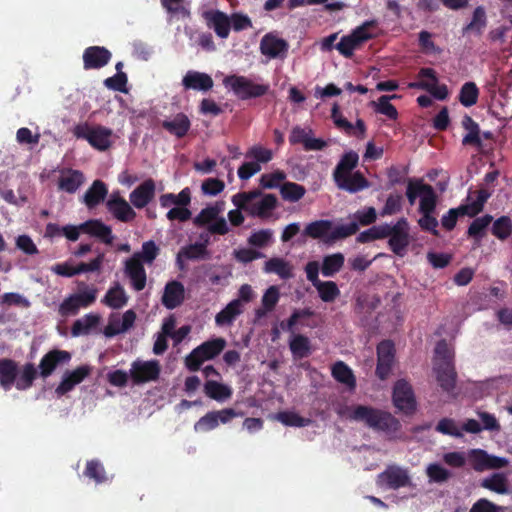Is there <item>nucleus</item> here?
<instances>
[{
  "instance_id": "nucleus-44",
  "label": "nucleus",
  "mask_w": 512,
  "mask_h": 512,
  "mask_svg": "<svg viewBox=\"0 0 512 512\" xmlns=\"http://www.w3.org/2000/svg\"><path fill=\"white\" fill-rule=\"evenodd\" d=\"M127 301L128 297L123 287L118 282L107 291L102 299L103 304L113 309L122 308L126 305Z\"/></svg>"
},
{
  "instance_id": "nucleus-50",
  "label": "nucleus",
  "mask_w": 512,
  "mask_h": 512,
  "mask_svg": "<svg viewBox=\"0 0 512 512\" xmlns=\"http://www.w3.org/2000/svg\"><path fill=\"white\" fill-rule=\"evenodd\" d=\"M191 202V191L188 187L182 189L179 194L173 193L163 194L160 197V204L162 207H169L171 205L188 206Z\"/></svg>"
},
{
  "instance_id": "nucleus-47",
  "label": "nucleus",
  "mask_w": 512,
  "mask_h": 512,
  "mask_svg": "<svg viewBox=\"0 0 512 512\" xmlns=\"http://www.w3.org/2000/svg\"><path fill=\"white\" fill-rule=\"evenodd\" d=\"M344 261L345 258L342 253H335L325 256L321 266L322 275L325 277H333L342 269Z\"/></svg>"
},
{
  "instance_id": "nucleus-55",
  "label": "nucleus",
  "mask_w": 512,
  "mask_h": 512,
  "mask_svg": "<svg viewBox=\"0 0 512 512\" xmlns=\"http://www.w3.org/2000/svg\"><path fill=\"white\" fill-rule=\"evenodd\" d=\"M479 98V89L474 82H466L462 85L458 100L464 107L475 105Z\"/></svg>"
},
{
  "instance_id": "nucleus-16",
  "label": "nucleus",
  "mask_w": 512,
  "mask_h": 512,
  "mask_svg": "<svg viewBox=\"0 0 512 512\" xmlns=\"http://www.w3.org/2000/svg\"><path fill=\"white\" fill-rule=\"evenodd\" d=\"M434 372L439 386L446 392H451L456 385L457 373L451 359H439L434 364Z\"/></svg>"
},
{
  "instance_id": "nucleus-33",
  "label": "nucleus",
  "mask_w": 512,
  "mask_h": 512,
  "mask_svg": "<svg viewBox=\"0 0 512 512\" xmlns=\"http://www.w3.org/2000/svg\"><path fill=\"white\" fill-rule=\"evenodd\" d=\"M18 375L17 363L9 358L0 359V385L4 390H10Z\"/></svg>"
},
{
  "instance_id": "nucleus-2",
  "label": "nucleus",
  "mask_w": 512,
  "mask_h": 512,
  "mask_svg": "<svg viewBox=\"0 0 512 512\" xmlns=\"http://www.w3.org/2000/svg\"><path fill=\"white\" fill-rule=\"evenodd\" d=\"M224 206V201H216L214 204L206 206L193 218V224L199 228L206 227L211 234L221 236L228 234L229 225L226 219L220 216L224 211Z\"/></svg>"
},
{
  "instance_id": "nucleus-25",
  "label": "nucleus",
  "mask_w": 512,
  "mask_h": 512,
  "mask_svg": "<svg viewBox=\"0 0 512 512\" xmlns=\"http://www.w3.org/2000/svg\"><path fill=\"white\" fill-rule=\"evenodd\" d=\"M182 85L186 90L206 92L212 89L214 82L207 73L189 70L182 79Z\"/></svg>"
},
{
  "instance_id": "nucleus-54",
  "label": "nucleus",
  "mask_w": 512,
  "mask_h": 512,
  "mask_svg": "<svg viewBox=\"0 0 512 512\" xmlns=\"http://www.w3.org/2000/svg\"><path fill=\"white\" fill-rule=\"evenodd\" d=\"M493 217L491 215H484L475 218L468 227L467 234L469 237L479 241L486 235V230L491 224Z\"/></svg>"
},
{
  "instance_id": "nucleus-11",
  "label": "nucleus",
  "mask_w": 512,
  "mask_h": 512,
  "mask_svg": "<svg viewBox=\"0 0 512 512\" xmlns=\"http://www.w3.org/2000/svg\"><path fill=\"white\" fill-rule=\"evenodd\" d=\"M71 360V354L66 350L53 349L43 355L38 371L39 377L43 380L50 377L58 366L68 363Z\"/></svg>"
},
{
  "instance_id": "nucleus-21",
  "label": "nucleus",
  "mask_w": 512,
  "mask_h": 512,
  "mask_svg": "<svg viewBox=\"0 0 512 512\" xmlns=\"http://www.w3.org/2000/svg\"><path fill=\"white\" fill-rule=\"evenodd\" d=\"M288 48L289 45L286 40L271 33L264 35L260 41L261 53L271 59L282 58L287 53Z\"/></svg>"
},
{
  "instance_id": "nucleus-7",
  "label": "nucleus",
  "mask_w": 512,
  "mask_h": 512,
  "mask_svg": "<svg viewBox=\"0 0 512 512\" xmlns=\"http://www.w3.org/2000/svg\"><path fill=\"white\" fill-rule=\"evenodd\" d=\"M419 78H427L429 81H418L410 82L408 88L410 89H421L428 91L433 97L438 100H445L448 97V88L445 84L437 85L438 77L434 69L432 68H421L418 72Z\"/></svg>"
},
{
  "instance_id": "nucleus-53",
  "label": "nucleus",
  "mask_w": 512,
  "mask_h": 512,
  "mask_svg": "<svg viewBox=\"0 0 512 512\" xmlns=\"http://www.w3.org/2000/svg\"><path fill=\"white\" fill-rule=\"evenodd\" d=\"M83 474L92 479L97 484L105 483L108 481V477L103 464L97 460L92 459L87 461Z\"/></svg>"
},
{
  "instance_id": "nucleus-34",
  "label": "nucleus",
  "mask_w": 512,
  "mask_h": 512,
  "mask_svg": "<svg viewBox=\"0 0 512 512\" xmlns=\"http://www.w3.org/2000/svg\"><path fill=\"white\" fill-rule=\"evenodd\" d=\"M39 377V371L35 367L34 363H25L21 370L18 371L16 381L14 383L17 390L25 391L31 388L34 381Z\"/></svg>"
},
{
  "instance_id": "nucleus-62",
  "label": "nucleus",
  "mask_w": 512,
  "mask_h": 512,
  "mask_svg": "<svg viewBox=\"0 0 512 512\" xmlns=\"http://www.w3.org/2000/svg\"><path fill=\"white\" fill-rule=\"evenodd\" d=\"M159 247L154 241L149 240L143 243L141 252L135 253L132 257L138 258L141 262L151 264L159 254Z\"/></svg>"
},
{
  "instance_id": "nucleus-36",
  "label": "nucleus",
  "mask_w": 512,
  "mask_h": 512,
  "mask_svg": "<svg viewBox=\"0 0 512 512\" xmlns=\"http://www.w3.org/2000/svg\"><path fill=\"white\" fill-rule=\"evenodd\" d=\"M333 378L348 387L349 390L356 388V378L352 369L343 361H337L331 368Z\"/></svg>"
},
{
  "instance_id": "nucleus-19",
  "label": "nucleus",
  "mask_w": 512,
  "mask_h": 512,
  "mask_svg": "<svg viewBox=\"0 0 512 512\" xmlns=\"http://www.w3.org/2000/svg\"><path fill=\"white\" fill-rule=\"evenodd\" d=\"M111 52L102 46H90L84 50V69H100L106 66L111 60Z\"/></svg>"
},
{
  "instance_id": "nucleus-37",
  "label": "nucleus",
  "mask_w": 512,
  "mask_h": 512,
  "mask_svg": "<svg viewBox=\"0 0 512 512\" xmlns=\"http://www.w3.org/2000/svg\"><path fill=\"white\" fill-rule=\"evenodd\" d=\"M462 127L467 131V134L462 139V144L464 146L481 147L482 140L478 123L471 116L465 115L462 119Z\"/></svg>"
},
{
  "instance_id": "nucleus-38",
  "label": "nucleus",
  "mask_w": 512,
  "mask_h": 512,
  "mask_svg": "<svg viewBox=\"0 0 512 512\" xmlns=\"http://www.w3.org/2000/svg\"><path fill=\"white\" fill-rule=\"evenodd\" d=\"M315 316V311L311 308L295 309L291 316L287 319L286 323L282 322L281 327L283 330L293 332L297 324L315 328L316 324L305 323L304 320Z\"/></svg>"
},
{
  "instance_id": "nucleus-39",
  "label": "nucleus",
  "mask_w": 512,
  "mask_h": 512,
  "mask_svg": "<svg viewBox=\"0 0 512 512\" xmlns=\"http://www.w3.org/2000/svg\"><path fill=\"white\" fill-rule=\"evenodd\" d=\"M204 393L207 397L223 402L231 398L233 391L231 387L215 380H207L204 384Z\"/></svg>"
},
{
  "instance_id": "nucleus-49",
  "label": "nucleus",
  "mask_w": 512,
  "mask_h": 512,
  "mask_svg": "<svg viewBox=\"0 0 512 512\" xmlns=\"http://www.w3.org/2000/svg\"><path fill=\"white\" fill-rule=\"evenodd\" d=\"M280 298L279 289L277 286H270L262 296V306L263 308L256 310L257 317L261 318L266 315V313L274 310Z\"/></svg>"
},
{
  "instance_id": "nucleus-22",
  "label": "nucleus",
  "mask_w": 512,
  "mask_h": 512,
  "mask_svg": "<svg viewBox=\"0 0 512 512\" xmlns=\"http://www.w3.org/2000/svg\"><path fill=\"white\" fill-rule=\"evenodd\" d=\"M334 182L340 190L349 192L351 194L360 192L370 187V182L360 171L346 174L339 178H334Z\"/></svg>"
},
{
  "instance_id": "nucleus-60",
  "label": "nucleus",
  "mask_w": 512,
  "mask_h": 512,
  "mask_svg": "<svg viewBox=\"0 0 512 512\" xmlns=\"http://www.w3.org/2000/svg\"><path fill=\"white\" fill-rule=\"evenodd\" d=\"M81 286L84 287V289L82 290L80 288L78 293L72 295L76 297L81 308H87L96 301L98 290L93 286H87L85 283H81Z\"/></svg>"
},
{
  "instance_id": "nucleus-45",
  "label": "nucleus",
  "mask_w": 512,
  "mask_h": 512,
  "mask_svg": "<svg viewBox=\"0 0 512 512\" xmlns=\"http://www.w3.org/2000/svg\"><path fill=\"white\" fill-rule=\"evenodd\" d=\"M186 260H201L209 258L208 250H204V245H198L196 242L183 246L178 254L176 261L182 266V259Z\"/></svg>"
},
{
  "instance_id": "nucleus-43",
  "label": "nucleus",
  "mask_w": 512,
  "mask_h": 512,
  "mask_svg": "<svg viewBox=\"0 0 512 512\" xmlns=\"http://www.w3.org/2000/svg\"><path fill=\"white\" fill-rule=\"evenodd\" d=\"M332 229V222L329 220H317L306 225L303 235L313 239H325L328 242V236Z\"/></svg>"
},
{
  "instance_id": "nucleus-20",
  "label": "nucleus",
  "mask_w": 512,
  "mask_h": 512,
  "mask_svg": "<svg viewBox=\"0 0 512 512\" xmlns=\"http://www.w3.org/2000/svg\"><path fill=\"white\" fill-rule=\"evenodd\" d=\"M85 182V176L80 170L72 168H62L57 181L60 191L74 194Z\"/></svg>"
},
{
  "instance_id": "nucleus-9",
  "label": "nucleus",
  "mask_w": 512,
  "mask_h": 512,
  "mask_svg": "<svg viewBox=\"0 0 512 512\" xmlns=\"http://www.w3.org/2000/svg\"><path fill=\"white\" fill-rule=\"evenodd\" d=\"M160 372L161 367L157 360L143 361L137 359L132 362L129 374L133 384L140 385L157 380Z\"/></svg>"
},
{
  "instance_id": "nucleus-14",
  "label": "nucleus",
  "mask_w": 512,
  "mask_h": 512,
  "mask_svg": "<svg viewBox=\"0 0 512 512\" xmlns=\"http://www.w3.org/2000/svg\"><path fill=\"white\" fill-rule=\"evenodd\" d=\"M378 483L386 485L389 489L397 490L409 486L411 479L406 469L399 466H388L378 475Z\"/></svg>"
},
{
  "instance_id": "nucleus-17",
  "label": "nucleus",
  "mask_w": 512,
  "mask_h": 512,
  "mask_svg": "<svg viewBox=\"0 0 512 512\" xmlns=\"http://www.w3.org/2000/svg\"><path fill=\"white\" fill-rule=\"evenodd\" d=\"M107 210L118 220L124 223L131 222L136 217V212L129 203L119 194L114 192L106 202Z\"/></svg>"
},
{
  "instance_id": "nucleus-51",
  "label": "nucleus",
  "mask_w": 512,
  "mask_h": 512,
  "mask_svg": "<svg viewBox=\"0 0 512 512\" xmlns=\"http://www.w3.org/2000/svg\"><path fill=\"white\" fill-rule=\"evenodd\" d=\"M289 348L294 357L305 358L311 353L310 340L302 334L295 335L289 342Z\"/></svg>"
},
{
  "instance_id": "nucleus-58",
  "label": "nucleus",
  "mask_w": 512,
  "mask_h": 512,
  "mask_svg": "<svg viewBox=\"0 0 512 512\" xmlns=\"http://www.w3.org/2000/svg\"><path fill=\"white\" fill-rule=\"evenodd\" d=\"M399 96L394 95H383L378 99L376 104V111L380 114L387 116L389 119L395 120L398 117L397 109L390 103L391 99H396Z\"/></svg>"
},
{
  "instance_id": "nucleus-42",
  "label": "nucleus",
  "mask_w": 512,
  "mask_h": 512,
  "mask_svg": "<svg viewBox=\"0 0 512 512\" xmlns=\"http://www.w3.org/2000/svg\"><path fill=\"white\" fill-rule=\"evenodd\" d=\"M358 162L359 156L355 151L345 152L333 171V179L354 173L353 170L357 167Z\"/></svg>"
},
{
  "instance_id": "nucleus-48",
  "label": "nucleus",
  "mask_w": 512,
  "mask_h": 512,
  "mask_svg": "<svg viewBox=\"0 0 512 512\" xmlns=\"http://www.w3.org/2000/svg\"><path fill=\"white\" fill-rule=\"evenodd\" d=\"M487 25V17L484 7L478 6L473 11L472 19L463 28V34L468 32H474L477 35H481Z\"/></svg>"
},
{
  "instance_id": "nucleus-59",
  "label": "nucleus",
  "mask_w": 512,
  "mask_h": 512,
  "mask_svg": "<svg viewBox=\"0 0 512 512\" xmlns=\"http://www.w3.org/2000/svg\"><path fill=\"white\" fill-rule=\"evenodd\" d=\"M358 223L350 222L348 224L339 225L334 229H331L330 234L328 236V242L332 243L339 239H344L351 235H354L358 231Z\"/></svg>"
},
{
  "instance_id": "nucleus-24",
  "label": "nucleus",
  "mask_w": 512,
  "mask_h": 512,
  "mask_svg": "<svg viewBox=\"0 0 512 512\" xmlns=\"http://www.w3.org/2000/svg\"><path fill=\"white\" fill-rule=\"evenodd\" d=\"M125 273L131 281V286L136 291H141L146 286V271L142 262L136 258L131 257L125 263Z\"/></svg>"
},
{
  "instance_id": "nucleus-27",
  "label": "nucleus",
  "mask_w": 512,
  "mask_h": 512,
  "mask_svg": "<svg viewBox=\"0 0 512 512\" xmlns=\"http://www.w3.org/2000/svg\"><path fill=\"white\" fill-rule=\"evenodd\" d=\"M154 196L155 183L152 179H148L130 193L129 199L134 207L141 209L144 208Z\"/></svg>"
},
{
  "instance_id": "nucleus-4",
  "label": "nucleus",
  "mask_w": 512,
  "mask_h": 512,
  "mask_svg": "<svg viewBox=\"0 0 512 512\" xmlns=\"http://www.w3.org/2000/svg\"><path fill=\"white\" fill-rule=\"evenodd\" d=\"M113 131L102 125L91 126L88 123L77 124L73 129V135L78 139L86 140L93 148L99 151L108 150L111 145Z\"/></svg>"
},
{
  "instance_id": "nucleus-57",
  "label": "nucleus",
  "mask_w": 512,
  "mask_h": 512,
  "mask_svg": "<svg viewBox=\"0 0 512 512\" xmlns=\"http://www.w3.org/2000/svg\"><path fill=\"white\" fill-rule=\"evenodd\" d=\"M319 297L323 302H333L339 295L340 290L333 281H321L315 286Z\"/></svg>"
},
{
  "instance_id": "nucleus-32",
  "label": "nucleus",
  "mask_w": 512,
  "mask_h": 512,
  "mask_svg": "<svg viewBox=\"0 0 512 512\" xmlns=\"http://www.w3.org/2000/svg\"><path fill=\"white\" fill-rule=\"evenodd\" d=\"M277 197L274 194H265L261 200L250 205L249 214L253 217L267 219L277 206Z\"/></svg>"
},
{
  "instance_id": "nucleus-5",
  "label": "nucleus",
  "mask_w": 512,
  "mask_h": 512,
  "mask_svg": "<svg viewBox=\"0 0 512 512\" xmlns=\"http://www.w3.org/2000/svg\"><path fill=\"white\" fill-rule=\"evenodd\" d=\"M223 84L229 87L241 100L262 97L270 91L269 84L255 83L251 79L240 75L226 76Z\"/></svg>"
},
{
  "instance_id": "nucleus-13",
  "label": "nucleus",
  "mask_w": 512,
  "mask_h": 512,
  "mask_svg": "<svg viewBox=\"0 0 512 512\" xmlns=\"http://www.w3.org/2000/svg\"><path fill=\"white\" fill-rule=\"evenodd\" d=\"M436 207L437 199H423V201H420L419 213L421 214V217L418 219V225L421 230L438 237L440 234L437 229L439 222L435 217Z\"/></svg>"
},
{
  "instance_id": "nucleus-29",
  "label": "nucleus",
  "mask_w": 512,
  "mask_h": 512,
  "mask_svg": "<svg viewBox=\"0 0 512 512\" xmlns=\"http://www.w3.org/2000/svg\"><path fill=\"white\" fill-rule=\"evenodd\" d=\"M161 126L171 135L177 138H183L190 130L191 122L187 115L178 113L172 119L163 120Z\"/></svg>"
},
{
  "instance_id": "nucleus-46",
  "label": "nucleus",
  "mask_w": 512,
  "mask_h": 512,
  "mask_svg": "<svg viewBox=\"0 0 512 512\" xmlns=\"http://www.w3.org/2000/svg\"><path fill=\"white\" fill-rule=\"evenodd\" d=\"M264 272L275 273L282 279H289L293 276L290 264L279 257H273L266 261Z\"/></svg>"
},
{
  "instance_id": "nucleus-10",
  "label": "nucleus",
  "mask_w": 512,
  "mask_h": 512,
  "mask_svg": "<svg viewBox=\"0 0 512 512\" xmlns=\"http://www.w3.org/2000/svg\"><path fill=\"white\" fill-rule=\"evenodd\" d=\"M393 404L406 415H410L416 410L414 393L407 381L401 379L395 383L393 388Z\"/></svg>"
},
{
  "instance_id": "nucleus-63",
  "label": "nucleus",
  "mask_w": 512,
  "mask_h": 512,
  "mask_svg": "<svg viewBox=\"0 0 512 512\" xmlns=\"http://www.w3.org/2000/svg\"><path fill=\"white\" fill-rule=\"evenodd\" d=\"M403 197L400 194H390L383 208L380 211V216H392L402 210Z\"/></svg>"
},
{
  "instance_id": "nucleus-3",
  "label": "nucleus",
  "mask_w": 512,
  "mask_h": 512,
  "mask_svg": "<svg viewBox=\"0 0 512 512\" xmlns=\"http://www.w3.org/2000/svg\"><path fill=\"white\" fill-rule=\"evenodd\" d=\"M227 342L222 337L212 338L201 343L185 357V366L191 372H196L208 360L217 357L225 349Z\"/></svg>"
},
{
  "instance_id": "nucleus-15",
  "label": "nucleus",
  "mask_w": 512,
  "mask_h": 512,
  "mask_svg": "<svg viewBox=\"0 0 512 512\" xmlns=\"http://www.w3.org/2000/svg\"><path fill=\"white\" fill-rule=\"evenodd\" d=\"M469 460L473 469L479 472L502 468L508 464L505 458L489 455L482 449L471 450L469 452Z\"/></svg>"
},
{
  "instance_id": "nucleus-40",
  "label": "nucleus",
  "mask_w": 512,
  "mask_h": 512,
  "mask_svg": "<svg viewBox=\"0 0 512 512\" xmlns=\"http://www.w3.org/2000/svg\"><path fill=\"white\" fill-rule=\"evenodd\" d=\"M100 323V316L98 314L89 313L82 318L77 319L71 327V334L74 337L81 335H88L92 329L96 328Z\"/></svg>"
},
{
  "instance_id": "nucleus-12",
  "label": "nucleus",
  "mask_w": 512,
  "mask_h": 512,
  "mask_svg": "<svg viewBox=\"0 0 512 512\" xmlns=\"http://www.w3.org/2000/svg\"><path fill=\"white\" fill-rule=\"evenodd\" d=\"M395 359V347L392 341L383 340L377 346L376 375L379 379L385 380L392 371Z\"/></svg>"
},
{
  "instance_id": "nucleus-35",
  "label": "nucleus",
  "mask_w": 512,
  "mask_h": 512,
  "mask_svg": "<svg viewBox=\"0 0 512 512\" xmlns=\"http://www.w3.org/2000/svg\"><path fill=\"white\" fill-rule=\"evenodd\" d=\"M243 313V304L239 299H234L228 303L215 317V322L219 326L231 325L235 319Z\"/></svg>"
},
{
  "instance_id": "nucleus-1",
  "label": "nucleus",
  "mask_w": 512,
  "mask_h": 512,
  "mask_svg": "<svg viewBox=\"0 0 512 512\" xmlns=\"http://www.w3.org/2000/svg\"><path fill=\"white\" fill-rule=\"evenodd\" d=\"M335 412L340 417H346L350 420L363 422L367 427L393 435L401 430L400 421L390 412L383 411L371 406L357 405L350 407L344 404H338L334 407Z\"/></svg>"
},
{
  "instance_id": "nucleus-61",
  "label": "nucleus",
  "mask_w": 512,
  "mask_h": 512,
  "mask_svg": "<svg viewBox=\"0 0 512 512\" xmlns=\"http://www.w3.org/2000/svg\"><path fill=\"white\" fill-rule=\"evenodd\" d=\"M481 485L497 493H505L507 491V479L500 473H494L492 476L483 479Z\"/></svg>"
},
{
  "instance_id": "nucleus-26",
  "label": "nucleus",
  "mask_w": 512,
  "mask_h": 512,
  "mask_svg": "<svg viewBox=\"0 0 512 512\" xmlns=\"http://www.w3.org/2000/svg\"><path fill=\"white\" fill-rule=\"evenodd\" d=\"M80 229L83 233L96 237L107 245H111L113 243L114 236L112 234L111 227L104 224L101 220H88L80 224Z\"/></svg>"
},
{
  "instance_id": "nucleus-28",
  "label": "nucleus",
  "mask_w": 512,
  "mask_h": 512,
  "mask_svg": "<svg viewBox=\"0 0 512 512\" xmlns=\"http://www.w3.org/2000/svg\"><path fill=\"white\" fill-rule=\"evenodd\" d=\"M406 196L410 205H414L418 197L420 201L423 199H437V195L433 187L429 184H425L422 180L409 181L406 189Z\"/></svg>"
},
{
  "instance_id": "nucleus-41",
  "label": "nucleus",
  "mask_w": 512,
  "mask_h": 512,
  "mask_svg": "<svg viewBox=\"0 0 512 512\" xmlns=\"http://www.w3.org/2000/svg\"><path fill=\"white\" fill-rule=\"evenodd\" d=\"M474 193L476 194L475 199H473L472 194L470 193L467 197L468 203L461 205L465 208V214L469 217H474L479 214L483 210L484 204L491 196V193L486 189H479Z\"/></svg>"
},
{
  "instance_id": "nucleus-52",
  "label": "nucleus",
  "mask_w": 512,
  "mask_h": 512,
  "mask_svg": "<svg viewBox=\"0 0 512 512\" xmlns=\"http://www.w3.org/2000/svg\"><path fill=\"white\" fill-rule=\"evenodd\" d=\"M305 193V187L295 182H284L280 186V194L285 201L297 202L304 197Z\"/></svg>"
},
{
  "instance_id": "nucleus-30",
  "label": "nucleus",
  "mask_w": 512,
  "mask_h": 512,
  "mask_svg": "<svg viewBox=\"0 0 512 512\" xmlns=\"http://www.w3.org/2000/svg\"><path fill=\"white\" fill-rule=\"evenodd\" d=\"M184 300V286L181 282L171 281L166 284L162 303L167 309H175Z\"/></svg>"
},
{
  "instance_id": "nucleus-23",
  "label": "nucleus",
  "mask_w": 512,
  "mask_h": 512,
  "mask_svg": "<svg viewBox=\"0 0 512 512\" xmlns=\"http://www.w3.org/2000/svg\"><path fill=\"white\" fill-rule=\"evenodd\" d=\"M207 25L212 27L216 35L222 39L229 36L231 29V20L228 15L220 10H210L203 14Z\"/></svg>"
},
{
  "instance_id": "nucleus-6",
  "label": "nucleus",
  "mask_w": 512,
  "mask_h": 512,
  "mask_svg": "<svg viewBox=\"0 0 512 512\" xmlns=\"http://www.w3.org/2000/svg\"><path fill=\"white\" fill-rule=\"evenodd\" d=\"M375 26V21H365L362 25L355 28L349 35L343 36L335 48L344 57L351 58L356 49H358L363 43L375 37V35L370 32V28Z\"/></svg>"
},
{
  "instance_id": "nucleus-31",
  "label": "nucleus",
  "mask_w": 512,
  "mask_h": 512,
  "mask_svg": "<svg viewBox=\"0 0 512 512\" xmlns=\"http://www.w3.org/2000/svg\"><path fill=\"white\" fill-rule=\"evenodd\" d=\"M107 194V185L102 180H95L84 193L83 202L88 208L92 209L102 203Z\"/></svg>"
},
{
  "instance_id": "nucleus-18",
  "label": "nucleus",
  "mask_w": 512,
  "mask_h": 512,
  "mask_svg": "<svg viewBox=\"0 0 512 512\" xmlns=\"http://www.w3.org/2000/svg\"><path fill=\"white\" fill-rule=\"evenodd\" d=\"M91 367L89 365H82L72 371H66L59 385L55 389V393L60 397L71 390L78 384H80L87 376L91 373Z\"/></svg>"
},
{
  "instance_id": "nucleus-56",
  "label": "nucleus",
  "mask_w": 512,
  "mask_h": 512,
  "mask_svg": "<svg viewBox=\"0 0 512 512\" xmlns=\"http://www.w3.org/2000/svg\"><path fill=\"white\" fill-rule=\"evenodd\" d=\"M276 419L288 427H306L312 423L310 418L300 416L293 411H282L277 413Z\"/></svg>"
},
{
  "instance_id": "nucleus-64",
  "label": "nucleus",
  "mask_w": 512,
  "mask_h": 512,
  "mask_svg": "<svg viewBox=\"0 0 512 512\" xmlns=\"http://www.w3.org/2000/svg\"><path fill=\"white\" fill-rule=\"evenodd\" d=\"M512 231V223L508 216L498 218L492 226V234L498 239H506Z\"/></svg>"
},
{
  "instance_id": "nucleus-8",
  "label": "nucleus",
  "mask_w": 512,
  "mask_h": 512,
  "mask_svg": "<svg viewBox=\"0 0 512 512\" xmlns=\"http://www.w3.org/2000/svg\"><path fill=\"white\" fill-rule=\"evenodd\" d=\"M410 244V225L405 217L399 218L393 224L391 235L388 239L389 249L398 256H404Z\"/></svg>"
}]
</instances>
